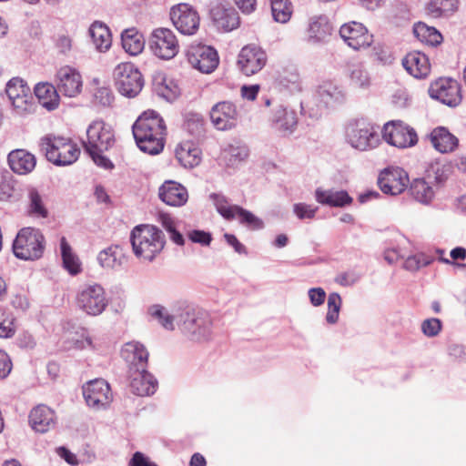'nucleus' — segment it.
<instances>
[{
	"label": "nucleus",
	"instance_id": "obj_1",
	"mask_svg": "<svg viewBox=\"0 0 466 466\" xmlns=\"http://www.w3.org/2000/svg\"><path fill=\"white\" fill-rule=\"evenodd\" d=\"M149 311L163 328L173 330L177 324L181 332L192 341H203L210 338L212 320L209 314L201 309L185 305L170 313L165 307L154 305Z\"/></svg>",
	"mask_w": 466,
	"mask_h": 466
},
{
	"label": "nucleus",
	"instance_id": "obj_2",
	"mask_svg": "<svg viewBox=\"0 0 466 466\" xmlns=\"http://www.w3.org/2000/svg\"><path fill=\"white\" fill-rule=\"evenodd\" d=\"M132 131L141 151L149 155H157L163 150L166 125L156 111L144 112L134 123Z\"/></svg>",
	"mask_w": 466,
	"mask_h": 466
},
{
	"label": "nucleus",
	"instance_id": "obj_3",
	"mask_svg": "<svg viewBox=\"0 0 466 466\" xmlns=\"http://www.w3.org/2000/svg\"><path fill=\"white\" fill-rule=\"evenodd\" d=\"M86 141L83 142L84 148L93 161L105 169H112L113 163L102 154L113 147L114 132L111 127L102 120L93 121L86 129Z\"/></svg>",
	"mask_w": 466,
	"mask_h": 466
},
{
	"label": "nucleus",
	"instance_id": "obj_4",
	"mask_svg": "<svg viewBox=\"0 0 466 466\" xmlns=\"http://www.w3.org/2000/svg\"><path fill=\"white\" fill-rule=\"evenodd\" d=\"M130 242L137 258L151 262L164 248L165 236L155 226L139 225L131 231Z\"/></svg>",
	"mask_w": 466,
	"mask_h": 466
},
{
	"label": "nucleus",
	"instance_id": "obj_5",
	"mask_svg": "<svg viewBox=\"0 0 466 466\" xmlns=\"http://www.w3.org/2000/svg\"><path fill=\"white\" fill-rule=\"evenodd\" d=\"M46 245V238L39 228L25 227L17 232L12 249L15 258L25 261H35L43 258Z\"/></svg>",
	"mask_w": 466,
	"mask_h": 466
},
{
	"label": "nucleus",
	"instance_id": "obj_6",
	"mask_svg": "<svg viewBox=\"0 0 466 466\" xmlns=\"http://www.w3.org/2000/svg\"><path fill=\"white\" fill-rule=\"evenodd\" d=\"M40 148L46 159L56 166H69L80 155V149L71 139L52 135L41 138Z\"/></svg>",
	"mask_w": 466,
	"mask_h": 466
},
{
	"label": "nucleus",
	"instance_id": "obj_7",
	"mask_svg": "<svg viewBox=\"0 0 466 466\" xmlns=\"http://www.w3.org/2000/svg\"><path fill=\"white\" fill-rule=\"evenodd\" d=\"M113 78L118 92L127 97L137 96L144 86L142 74L129 62L118 64L113 71Z\"/></svg>",
	"mask_w": 466,
	"mask_h": 466
},
{
	"label": "nucleus",
	"instance_id": "obj_8",
	"mask_svg": "<svg viewBox=\"0 0 466 466\" xmlns=\"http://www.w3.org/2000/svg\"><path fill=\"white\" fill-rule=\"evenodd\" d=\"M217 211L226 219L238 218L239 223L251 228L261 229L264 227L263 221L250 211L244 209L238 205H230L228 198L218 193L210 194Z\"/></svg>",
	"mask_w": 466,
	"mask_h": 466
},
{
	"label": "nucleus",
	"instance_id": "obj_9",
	"mask_svg": "<svg viewBox=\"0 0 466 466\" xmlns=\"http://www.w3.org/2000/svg\"><path fill=\"white\" fill-rule=\"evenodd\" d=\"M76 304L87 315L98 316L106 309L108 299L105 289L100 284L94 283L79 289Z\"/></svg>",
	"mask_w": 466,
	"mask_h": 466
},
{
	"label": "nucleus",
	"instance_id": "obj_10",
	"mask_svg": "<svg viewBox=\"0 0 466 466\" xmlns=\"http://www.w3.org/2000/svg\"><path fill=\"white\" fill-rule=\"evenodd\" d=\"M383 139L398 148H407L415 146L418 136L414 128L400 120L386 123L382 130Z\"/></svg>",
	"mask_w": 466,
	"mask_h": 466
},
{
	"label": "nucleus",
	"instance_id": "obj_11",
	"mask_svg": "<svg viewBox=\"0 0 466 466\" xmlns=\"http://www.w3.org/2000/svg\"><path fill=\"white\" fill-rule=\"evenodd\" d=\"M347 141L356 149L368 150L376 147L380 143L377 131L364 122L351 123L346 130Z\"/></svg>",
	"mask_w": 466,
	"mask_h": 466
},
{
	"label": "nucleus",
	"instance_id": "obj_12",
	"mask_svg": "<svg viewBox=\"0 0 466 466\" xmlns=\"http://www.w3.org/2000/svg\"><path fill=\"white\" fill-rule=\"evenodd\" d=\"M428 92L431 98L451 107L460 105L462 99L460 84L452 78L437 79L431 84Z\"/></svg>",
	"mask_w": 466,
	"mask_h": 466
},
{
	"label": "nucleus",
	"instance_id": "obj_13",
	"mask_svg": "<svg viewBox=\"0 0 466 466\" xmlns=\"http://www.w3.org/2000/svg\"><path fill=\"white\" fill-rule=\"evenodd\" d=\"M149 44L155 56L166 60L173 58L179 49L176 35L165 27L157 28L152 32Z\"/></svg>",
	"mask_w": 466,
	"mask_h": 466
},
{
	"label": "nucleus",
	"instance_id": "obj_14",
	"mask_svg": "<svg viewBox=\"0 0 466 466\" xmlns=\"http://www.w3.org/2000/svg\"><path fill=\"white\" fill-rule=\"evenodd\" d=\"M170 18L175 27L183 35H192L199 27V15L188 4H179L170 10Z\"/></svg>",
	"mask_w": 466,
	"mask_h": 466
},
{
	"label": "nucleus",
	"instance_id": "obj_15",
	"mask_svg": "<svg viewBox=\"0 0 466 466\" xmlns=\"http://www.w3.org/2000/svg\"><path fill=\"white\" fill-rule=\"evenodd\" d=\"M86 404L96 410L105 409L112 400L109 384L103 379L90 380L83 387Z\"/></svg>",
	"mask_w": 466,
	"mask_h": 466
},
{
	"label": "nucleus",
	"instance_id": "obj_16",
	"mask_svg": "<svg viewBox=\"0 0 466 466\" xmlns=\"http://www.w3.org/2000/svg\"><path fill=\"white\" fill-rule=\"evenodd\" d=\"M339 35L354 50L369 47L373 42V35L360 23L350 22L340 26Z\"/></svg>",
	"mask_w": 466,
	"mask_h": 466
},
{
	"label": "nucleus",
	"instance_id": "obj_17",
	"mask_svg": "<svg viewBox=\"0 0 466 466\" xmlns=\"http://www.w3.org/2000/svg\"><path fill=\"white\" fill-rule=\"evenodd\" d=\"M409 181L407 172L400 167L385 168L378 178L381 191L393 196L402 193L407 188Z\"/></svg>",
	"mask_w": 466,
	"mask_h": 466
},
{
	"label": "nucleus",
	"instance_id": "obj_18",
	"mask_svg": "<svg viewBox=\"0 0 466 466\" xmlns=\"http://www.w3.org/2000/svg\"><path fill=\"white\" fill-rule=\"evenodd\" d=\"M267 62L266 53L258 46L249 45L244 46L239 55L238 65L246 76H251L260 71Z\"/></svg>",
	"mask_w": 466,
	"mask_h": 466
},
{
	"label": "nucleus",
	"instance_id": "obj_19",
	"mask_svg": "<svg viewBox=\"0 0 466 466\" xmlns=\"http://www.w3.org/2000/svg\"><path fill=\"white\" fill-rule=\"evenodd\" d=\"M210 120L218 130H228L236 127L238 111L236 106L229 101H221L214 105L210 110Z\"/></svg>",
	"mask_w": 466,
	"mask_h": 466
},
{
	"label": "nucleus",
	"instance_id": "obj_20",
	"mask_svg": "<svg viewBox=\"0 0 466 466\" xmlns=\"http://www.w3.org/2000/svg\"><path fill=\"white\" fill-rule=\"evenodd\" d=\"M210 17L218 28L231 31L239 25L238 12L225 2L217 1L210 7Z\"/></svg>",
	"mask_w": 466,
	"mask_h": 466
},
{
	"label": "nucleus",
	"instance_id": "obj_21",
	"mask_svg": "<svg viewBox=\"0 0 466 466\" xmlns=\"http://www.w3.org/2000/svg\"><path fill=\"white\" fill-rule=\"evenodd\" d=\"M56 89L65 96L76 97L82 91V77L70 66H63L56 73Z\"/></svg>",
	"mask_w": 466,
	"mask_h": 466
},
{
	"label": "nucleus",
	"instance_id": "obj_22",
	"mask_svg": "<svg viewBox=\"0 0 466 466\" xmlns=\"http://www.w3.org/2000/svg\"><path fill=\"white\" fill-rule=\"evenodd\" d=\"M189 64L202 73H211L218 65L217 51L211 46H198L187 54Z\"/></svg>",
	"mask_w": 466,
	"mask_h": 466
},
{
	"label": "nucleus",
	"instance_id": "obj_23",
	"mask_svg": "<svg viewBox=\"0 0 466 466\" xmlns=\"http://www.w3.org/2000/svg\"><path fill=\"white\" fill-rule=\"evenodd\" d=\"M272 127L283 136L291 135L298 126V116L294 109L277 105L271 114Z\"/></svg>",
	"mask_w": 466,
	"mask_h": 466
},
{
	"label": "nucleus",
	"instance_id": "obj_24",
	"mask_svg": "<svg viewBox=\"0 0 466 466\" xmlns=\"http://www.w3.org/2000/svg\"><path fill=\"white\" fill-rule=\"evenodd\" d=\"M332 32L333 25L327 15H314L308 22L307 41L310 44L324 43L332 35Z\"/></svg>",
	"mask_w": 466,
	"mask_h": 466
},
{
	"label": "nucleus",
	"instance_id": "obj_25",
	"mask_svg": "<svg viewBox=\"0 0 466 466\" xmlns=\"http://www.w3.org/2000/svg\"><path fill=\"white\" fill-rule=\"evenodd\" d=\"M317 96L326 107L342 104L347 98V93L343 86L332 80L323 81L318 86Z\"/></svg>",
	"mask_w": 466,
	"mask_h": 466
},
{
	"label": "nucleus",
	"instance_id": "obj_26",
	"mask_svg": "<svg viewBox=\"0 0 466 466\" xmlns=\"http://www.w3.org/2000/svg\"><path fill=\"white\" fill-rule=\"evenodd\" d=\"M158 196L164 203L172 207H182L188 199L187 188L173 180L163 183L158 189Z\"/></svg>",
	"mask_w": 466,
	"mask_h": 466
},
{
	"label": "nucleus",
	"instance_id": "obj_27",
	"mask_svg": "<svg viewBox=\"0 0 466 466\" xmlns=\"http://www.w3.org/2000/svg\"><path fill=\"white\" fill-rule=\"evenodd\" d=\"M121 356L135 370L147 368L148 352L145 346L137 341L126 343L121 350Z\"/></svg>",
	"mask_w": 466,
	"mask_h": 466
},
{
	"label": "nucleus",
	"instance_id": "obj_28",
	"mask_svg": "<svg viewBox=\"0 0 466 466\" xmlns=\"http://www.w3.org/2000/svg\"><path fill=\"white\" fill-rule=\"evenodd\" d=\"M31 428L40 433H45L56 425L55 412L46 405H37L29 413Z\"/></svg>",
	"mask_w": 466,
	"mask_h": 466
},
{
	"label": "nucleus",
	"instance_id": "obj_29",
	"mask_svg": "<svg viewBox=\"0 0 466 466\" xmlns=\"http://www.w3.org/2000/svg\"><path fill=\"white\" fill-rule=\"evenodd\" d=\"M131 391L137 396H150L157 388V380L146 369L135 370L130 382Z\"/></svg>",
	"mask_w": 466,
	"mask_h": 466
},
{
	"label": "nucleus",
	"instance_id": "obj_30",
	"mask_svg": "<svg viewBox=\"0 0 466 466\" xmlns=\"http://www.w3.org/2000/svg\"><path fill=\"white\" fill-rule=\"evenodd\" d=\"M402 66L415 78H424L431 71L429 58L425 54L418 51L407 54L402 60Z\"/></svg>",
	"mask_w": 466,
	"mask_h": 466
},
{
	"label": "nucleus",
	"instance_id": "obj_31",
	"mask_svg": "<svg viewBox=\"0 0 466 466\" xmlns=\"http://www.w3.org/2000/svg\"><path fill=\"white\" fill-rule=\"evenodd\" d=\"M7 161L10 168L16 174L26 175L35 167V157L25 149H15L8 154Z\"/></svg>",
	"mask_w": 466,
	"mask_h": 466
},
{
	"label": "nucleus",
	"instance_id": "obj_32",
	"mask_svg": "<svg viewBox=\"0 0 466 466\" xmlns=\"http://www.w3.org/2000/svg\"><path fill=\"white\" fill-rule=\"evenodd\" d=\"M315 199L321 205L329 207L343 208L350 205L353 198L345 190H332L317 188Z\"/></svg>",
	"mask_w": 466,
	"mask_h": 466
},
{
	"label": "nucleus",
	"instance_id": "obj_33",
	"mask_svg": "<svg viewBox=\"0 0 466 466\" xmlns=\"http://www.w3.org/2000/svg\"><path fill=\"white\" fill-rule=\"evenodd\" d=\"M125 254L118 245H111L102 249L97 255V262L104 269L116 270L125 263Z\"/></svg>",
	"mask_w": 466,
	"mask_h": 466
},
{
	"label": "nucleus",
	"instance_id": "obj_34",
	"mask_svg": "<svg viewBox=\"0 0 466 466\" xmlns=\"http://www.w3.org/2000/svg\"><path fill=\"white\" fill-rule=\"evenodd\" d=\"M277 84L291 92L301 90V81L298 67L293 64L282 66L277 72Z\"/></svg>",
	"mask_w": 466,
	"mask_h": 466
},
{
	"label": "nucleus",
	"instance_id": "obj_35",
	"mask_svg": "<svg viewBox=\"0 0 466 466\" xmlns=\"http://www.w3.org/2000/svg\"><path fill=\"white\" fill-rule=\"evenodd\" d=\"M431 141L434 148L441 153L453 151L459 143L458 138L444 127H438L431 131Z\"/></svg>",
	"mask_w": 466,
	"mask_h": 466
},
{
	"label": "nucleus",
	"instance_id": "obj_36",
	"mask_svg": "<svg viewBox=\"0 0 466 466\" xmlns=\"http://www.w3.org/2000/svg\"><path fill=\"white\" fill-rule=\"evenodd\" d=\"M176 158L186 168H193L201 161V151L191 142H184L176 148Z\"/></svg>",
	"mask_w": 466,
	"mask_h": 466
},
{
	"label": "nucleus",
	"instance_id": "obj_37",
	"mask_svg": "<svg viewBox=\"0 0 466 466\" xmlns=\"http://www.w3.org/2000/svg\"><path fill=\"white\" fill-rule=\"evenodd\" d=\"M35 95L42 106L48 111L55 110L59 106L58 91L50 83H38L35 86Z\"/></svg>",
	"mask_w": 466,
	"mask_h": 466
},
{
	"label": "nucleus",
	"instance_id": "obj_38",
	"mask_svg": "<svg viewBox=\"0 0 466 466\" xmlns=\"http://www.w3.org/2000/svg\"><path fill=\"white\" fill-rule=\"evenodd\" d=\"M89 35L96 50L105 52L111 46V33L105 24L94 22L89 28Z\"/></svg>",
	"mask_w": 466,
	"mask_h": 466
},
{
	"label": "nucleus",
	"instance_id": "obj_39",
	"mask_svg": "<svg viewBox=\"0 0 466 466\" xmlns=\"http://www.w3.org/2000/svg\"><path fill=\"white\" fill-rule=\"evenodd\" d=\"M411 197L423 205H429L435 197V190L427 178L414 179L410 187Z\"/></svg>",
	"mask_w": 466,
	"mask_h": 466
},
{
	"label": "nucleus",
	"instance_id": "obj_40",
	"mask_svg": "<svg viewBox=\"0 0 466 466\" xmlns=\"http://www.w3.org/2000/svg\"><path fill=\"white\" fill-rule=\"evenodd\" d=\"M458 4V0H431L426 12L432 18H446L457 10Z\"/></svg>",
	"mask_w": 466,
	"mask_h": 466
},
{
	"label": "nucleus",
	"instance_id": "obj_41",
	"mask_svg": "<svg viewBox=\"0 0 466 466\" xmlns=\"http://www.w3.org/2000/svg\"><path fill=\"white\" fill-rule=\"evenodd\" d=\"M124 50L131 56L140 54L145 46L143 35L136 28L126 29L121 35Z\"/></svg>",
	"mask_w": 466,
	"mask_h": 466
},
{
	"label": "nucleus",
	"instance_id": "obj_42",
	"mask_svg": "<svg viewBox=\"0 0 466 466\" xmlns=\"http://www.w3.org/2000/svg\"><path fill=\"white\" fill-rule=\"evenodd\" d=\"M60 249L63 260V267L71 275H77L81 272V262L78 257L73 252L71 246L65 237L60 239Z\"/></svg>",
	"mask_w": 466,
	"mask_h": 466
},
{
	"label": "nucleus",
	"instance_id": "obj_43",
	"mask_svg": "<svg viewBox=\"0 0 466 466\" xmlns=\"http://www.w3.org/2000/svg\"><path fill=\"white\" fill-rule=\"evenodd\" d=\"M27 213L32 218H46L48 217V210L40 193L34 187L28 189L27 193Z\"/></svg>",
	"mask_w": 466,
	"mask_h": 466
},
{
	"label": "nucleus",
	"instance_id": "obj_44",
	"mask_svg": "<svg viewBox=\"0 0 466 466\" xmlns=\"http://www.w3.org/2000/svg\"><path fill=\"white\" fill-rule=\"evenodd\" d=\"M350 84L355 88L366 90L371 86V76L361 63L352 65L349 69Z\"/></svg>",
	"mask_w": 466,
	"mask_h": 466
},
{
	"label": "nucleus",
	"instance_id": "obj_45",
	"mask_svg": "<svg viewBox=\"0 0 466 466\" xmlns=\"http://www.w3.org/2000/svg\"><path fill=\"white\" fill-rule=\"evenodd\" d=\"M413 33L420 41L431 46H437L442 41V35L436 28L422 22L415 24Z\"/></svg>",
	"mask_w": 466,
	"mask_h": 466
},
{
	"label": "nucleus",
	"instance_id": "obj_46",
	"mask_svg": "<svg viewBox=\"0 0 466 466\" xmlns=\"http://www.w3.org/2000/svg\"><path fill=\"white\" fill-rule=\"evenodd\" d=\"M426 178L431 183L442 185L451 173V166L448 163L435 162L431 163L426 171Z\"/></svg>",
	"mask_w": 466,
	"mask_h": 466
},
{
	"label": "nucleus",
	"instance_id": "obj_47",
	"mask_svg": "<svg viewBox=\"0 0 466 466\" xmlns=\"http://www.w3.org/2000/svg\"><path fill=\"white\" fill-rule=\"evenodd\" d=\"M185 130L196 139H199L205 134V120L198 113L189 112L186 115Z\"/></svg>",
	"mask_w": 466,
	"mask_h": 466
},
{
	"label": "nucleus",
	"instance_id": "obj_48",
	"mask_svg": "<svg viewBox=\"0 0 466 466\" xmlns=\"http://www.w3.org/2000/svg\"><path fill=\"white\" fill-rule=\"evenodd\" d=\"M225 158L228 166H237L245 161L248 155L249 150L246 145H229L224 151Z\"/></svg>",
	"mask_w": 466,
	"mask_h": 466
},
{
	"label": "nucleus",
	"instance_id": "obj_49",
	"mask_svg": "<svg viewBox=\"0 0 466 466\" xmlns=\"http://www.w3.org/2000/svg\"><path fill=\"white\" fill-rule=\"evenodd\" d=\"M271 11L275 21L286 23L291 16V3L289 0H271Z\"/></svg>",
	"mask_w": 466,
	"mask_h": 466
},
{
	"label": "nucleus",
	"instance_id": "obj_50",
	"mask_svg": "<svg viewBox=\"0 0 466 466\" xmlns=\"http://www.w3.org/2000/svg\"><path fill=\"white\" fill-rule=\"evenodd\" d=\"M342 299L339 293L332 292L328 297V312L326 321L329 324H335L339 319Z\"/></svg>",
	"mask_w": 466,
	"mask_h": 466
},
{
	"label": "nucleus",
	"instance_id": "obj_51",
	"mask_svg": "<svg viewBox=\"0 0 466 466\" xmlns=\"http://www.w3.org/2000/svg\"><path fill=\"white\" fill-rule=\"evenodd\" d=\"M29 88L25 84L24 80L19 77H13L10 79L5 86V93L8 99L15 98L17 96L28 93Z\"/></svg>",
	"mask_w": 466,
	"mask_h": 466
},
{
	"label": "nucleus",
	"instance_id": "obj_52",
	"mask_svg": "<svg viewBox=\"0 0 466 466\" xmlns=\"http://www.w3.org/2000/svg\"><path fill=\"white\" fill-rule=\"evenodd\" d=\"M114 101L112 90L107 86L96 88L93 95V103L102 106H110Z\"/></svg>",
	"mask_w": 466,
	"mask_h": 466
},
{
	"label": "nucleus",
	"instance_id": "obj_53",
	"mask_svg": "<svg viewBox=\"0 0 466 466\" xmlns=\"http://www.w3.org/2000/svg\"><path fill=\"white\" fill-rule=\"evenodd\" d=\"M420 329L426 337L433 338L441 332L442 329V323L441 319L437 318H431L422 321Z\"/></svg>",
	"mask_w": 466,
	"mask_h": 466
},
{
	"label": "nucleus",
	"instance_id": "obj_54",
	"mask_svg": "<svg viewBox=\"0 0 466 466\" xmlns=\"http://www.w3.org/2000/svg\"><path fill=\"white\" fill-rule=\"evenodd\" d=\"M318 209V207L306 203H297L293 205L294 214L301 220L314 218Z\"/></svg>",
	"mask_w": 466,
	"mask_h": 466
},
{
	"label": "nucleus",
	"instance_id": "obj_55",
	"mask_svg": "<svg viewBox=\"0 0 466 466\" xmlns=\"http://www.w3.org/2000/svg\"><path fill=\"white\" fill-rule=\"evenodd\" d=\"M431 263L423 254L410 256L406 258L403 268L409 271H417L422 267H426Z\"/></svg>",
	"mask_w": 466,
	"mask_h": 466
},
{
	"label": "nucleus",
	"instance_id": "obj_56",
	"mask_svg": "<svg viewBox=\"0 0 466 466\" xmlns=\"http://www.w3.org/2000/svg\"><path fill=\"white\" fill-rule=\"evenodd\" d=\"M30 98L31 96L29 94L25 93L9 100L17 114H24L31 110L32 103L30 102Z\"/></svg>",
	"mask_w": 466,
	"mask_h": 466
},
{
	"label": "nucleus",
	"instance_id": "obj_57",
	"mask_svg": "<svg viewBox=\"0 0 466 466\" xmlns=\"http://www.w3.org/2000/svg\"><path fill=\"white\" fill-rule=\"evenodd\" d=\"M187 237L192 242L200 244L202 246H209L212 240V236L209 232L199 229L189 231Z\"/></svg>",
	"mask_w": 466,
	"mask_h": 466
},
{
	"label": "nucleus",
	"instance_id": "obj_58",
	"mask_svg": "<svg viewBox=\"0 0 466 466\" xmlns=\"http://www.w3.org/2000/svg\"><path fill=\"white\" fill-rule=\"evenodd\" d=\"M308 296L312 306L319 307L326 299V292L322 288H311L308 290Z\"/></svg>",
	"mask_w": 466,
	"mask_h": 466
},
{
	"label": "nucleus",
	"instance_id": "obj_59",
	"mask_svg": "<svg viewBox=\"0 0 466 466\" xmlns=\"http://www.w3.org/2000/svg\"><path fill=\"white\" fill-rule=\"evenodd\" d=\"M14 332L12 320L5 318L4 312L0 309V338H9Z\"/></svg>",
	"mask_w": 466,
	"mask_h": 466
},
{
	"label": "nucleus",
	"instance_id": "obj_60",
	"mask_svg": "<svg viewBox=\"0 0 466 466\" xmlns=\"http://www.w3.org/2000/svg\"><path fill=\"white\" fill-rule=\"evenodd\" d=\"M15 198V188L11 183L4 181L0 183V201H9Z\"/></svg>",
	"mask_w": 466,
	"mask_h": 466
},
{
	"label": "nucleus",
	"instance_id": "obj_61",
	"mask_svg": "<svg viewBox=\"0 0 466 466\" xmlns=\"http://www.w3.org/2000/svg\"><path fill=\"white\" fill-rule=\"evenodd\" d=\"M12 370V362L9 356L0 350V378H5Z\"/></svg>",
	"mask_w": 466,
	"mask_h": 466
},
{
	"label": "nucleus",
	"instance_id": "obj_62",
	"mask_svg": "<svg viewBox=\"0 0 466 466\" xmlns=\"http://www.w3.org/2000/svg\"><path fill=\"white\" fill-rule=\"evenodd\" d=\"M224 238H225L227 243L229 246H231L237 253H238V254H246L247 253L245 246L238 241V239L236 238L235 235L226 233L224 235Z\"/></svg>",
	"mask_w": 466,
	"mask_h": 466
},
{
	"label": "nucleus",
	"instance_id": "obj_63",
	"mask_svg": "<svg viewBox=\"0 0 466 466\" xmlns=\"http://www.w3.org/2000/svg\"><path fill=\"white\" fill-rule=\"evenodd\" d=\"M129 466H157V465L149 461L147 457H145L143 453L137 451L133 455V457L129 462Z\"/></svg>",
	"mask_w": 466,
	"mask_h": 466
},
{
	"label": "nucleus",
	"instance_id": "obj_64",
	"mask_svg": "<svg viewBox=\"0 0 466 466\" xmlns=\"http://www.w3.org/2000/svg\"><path fill=\"white\" fill-rule=\"evenodd\" d=\"M234 3L242 13L250 14L256 8L257 0H234Z\"/></svg>",
	"mask_w": 466,
	"mask_h": 466
}]
</instances>
